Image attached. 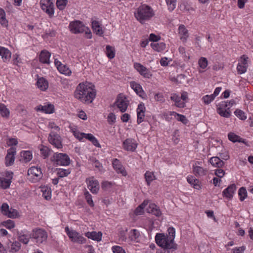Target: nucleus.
<instances>
[{
  "label": "nucleus",
  "instance_id": "4c0bfd02",
  "mask_svg": "<svg viewBox=\"0 0 253 253\" xmlns=\"http://www.w3.org/2000/svg\"><path fill=\"white\" fill-rule=\"evenodd\" d=\"M168 231L169 232V236L167 235L166 237H168V239L169 240V242L170 243H174V239L175 238V229L172 227H170L168 228Z\"/></svg>",
  "mask_w": 253,
  "mask_h": 253
},
{
  "label": "nucleus",
  "instance_id": "72a5a7b5",
  "mask_svg": "<svg viewBox=\"0 0 253 253\" xmlns=\"http://www.w3.org/2000/svg\"><path fill=\"white\" fill-rule=\"evenodd\" d=\"M84 138L89 140L94 146L100 147V145L97 139L91 133H85Z\"/></svg>",
  "mask_w": 253,
  "mask_h": 253
},
{
  "label": "nucleus",
  "instance_id": "393cba45",
  "mask_svg": "<svg viewBox=\"0 0 253 253\" xmlns=\"http://www.w3.org/2000/svg\"><path fill=\"white\" fill-rule=\"evenodd\" d=\"M20 161H22L24 163H27L30 162L32 158V152L30 151H22L20 153Z\"/></svg>",
  "mask_w": 253,
  "mask_h": 253
},
{
  "label": "nucleus",
  "instance_id": "1a4fd4ad",
  "mask_svg": "<svg viewBox=\"0 0 253 253\" xmlns=\"http://www.w3.org/2000/svg\"><path fill=\"white\" fill-rule=\"evenodd\" d=\"M48 141L50 144L57 149L62 148L63 147L61 137L58 134L51 131L48 137Z\"/></svg>",
  "mask_w": 253,
  "mask_h": 253
},
{
  "label": "nucleus",
  "instance_id": "052dcab7",
  "mask_svg": "<svg viewBox=\"0 0 253 253\" xmlns=\"http://www.w3.org/2000/svg\"><path fill=\"white\" fill-rule=\"evenodd\" d=\"M247 66L242 65L241 63H238L237 67V70L238 74H242L245 73L247 71Z\"/></svg>",
  "mask_w": 253,
  "mask_h": 253
},
{
  "label": "nucleus",
  "instance_id": "79ce46f5",
  "mask_svg": "<svg viewBox=\"0 0 253 253\" xmlns=\"http://www.w3.org/2000/svg\"><path fill=\"white\" fill-rule=\"evenodd\" d=\"M11 183V180L5 178H2L0 180V186L5 189L8 188Z\"/></svg>",
  "mask_w": 253,
  "mask_h": 253
},
{
  "label": "nucleus",
  "instance_id": "a19ab883",
  "mask_svg": "<svg viewBox=\"0 0 253 253\" xmlns=\"http://www.w3.org/2000/svg\"><path fill=\"white\" fill-rule=\"evenodd\" d=\"M144 176L145 180L148 185H149L151 182L155 179L153 172L149 171H147L145 173Z\"/></svg>",
  "mask_w": 253,
  "mask_h": 253
},
{
  "label": "nucleus",
  "instance_id": "2f4dec72",
  "mask_svg": "<svg viewBox=\"0 0 253 253\" xmlns=\"http://www.w3.org/2000/svg\"><path fill=\"white\" fill-rule=\"evenodd\" d=\"M187 180L191 185H193V187L196 189H199L201 188L200 185L199 180L196 178H195L193 176L188 177Z\"/></svg>",
  "mask_w": 253,
  "mask_h": 253
},
{
  "label": "nucleus",
  "instance_id": "0e129e2a",
  "mask_svg": "<svg viewBox=\"0 0 253 253\" xmlns=\"http://www.w3.org/2000/svg\"><path fill=\"white\" fill-rule=\"evenodd\" d=\"M45 12L49 15V17L51 18L53 16L54 14V9L52 2L51 3V5L48 6Z\"/></svg>",
  "mask_w": 253,
  "mask_h": 253
},
{
  "label": "nucleus",
  "instance_id": "5fc2aeb1",
  "mask_svg": "<svg viewBox=\"0 0 253 253\" xmlns=\"http://www.w3.org/2000/svg\"><path fill=\"white\" fill-rule=\"evenodd\" d=\"M134 67L140 75L143 72V71H147V68L140 63H135L134 64Z\"/></svg>",
  "mask_w": 253,
  "mask_h": 253
},
{
  "label": "nucleus",
  "instance_id": "774afa93",
  "mask_svg": "<svg viewBox=\"0 0 253 253\" xmlns=\"http://www.w3.org/2000/svg\"><path fill=\"white\" fill-rule=\"evenodd\" d=\"M215 174L218 177L221 178L222 177L224 174V171L220 169H218L215 170Z\"/></svg>",
  "mask_w": 253,
  "mask_h": 253
},
{
  "label": "nucleus",
  "instance_id": "680f3d73",
  "mask_svg": "<svg viewBox=\"0 0 253 253\" xmlns=\"http://www.w3.org/2000/svg\"><path fill=\"white\" fill-rule=\"evenodd\" d=\"M107 121L110 125L114 124L116 121L115 115L113 113H109L107 117Z\"/></svg>",
  "mask_w": 253,
  "mask_h": 253
},
{
  "label": "nucleus",
  "instance_id": "603ef678",
  "mask_svg": "<svg viewBox=\"0 0 253 253\" xmlns=\"http://www.w3.org/2000/svg\"><path fill=\"white\" fill-rule=\"evenodd\" d=\"M84 196L87 204L91 207L94 206V203L92 199V196L88 191L84 192Z\"/></svg>",
  "mask_w": 253,
  "mask_h": 253
},
{
  "label": "nucleus",
  "instance_id": "aec40b11",
  "mask_svg": "<svg viewBox=\"0 0 253 253\" xmlns=\"http://www.w3.org/2000/svg\"><path fill=\"white\" fill-rule=\"evenodd\" d=\"M37 111H42L46 114L53 113L54 111V105L51 104H48L47 105H39L36 108Z\"/></svg>",
  "mask_w": 253,
  "mask_h": 253
},
{
  "label": "nucleus",
  "instance_id": "3c124183",
  "mask_svg": "<svg viewBox=\"0 0 253 253\" xmlns=\"http://www.w3.org/2000/svg\"><path fill=\"white\" fill-rule=\"evenodd\" d=\"M51 3L50 0H41L40 4L42 10L45 11L48 6L51 5Z\"/></svg>",
  "mask_w": 253,
  "mask_h": 253
},
{
  "label": "nucleus",
  "instance_id": "bf43d9fd",
  "mask_svg": "<svg viewBox=\"0 0 253 253\" xmlns=\"http://www.w3.org/2000/svg\"><path fill=\"white\" fill-rule=\"evenodd\" d=\"M214 99V96H213L212 94L205 95L202 98V100H203L204 102L206 104H210Z\"/></svg>",
  "mask_w": 253,
  "mask_h": 253
},
{
  "label": "nucleus",
  "instance_id": "69168bd1",
  "mask_svg": "<svg viewBox=\"0 0 253 253\" xmlns=\"http://www.w3.org/2000/svg\"><path fill=\"white\" fill-rule=\"evenodd\" d=\"M19 240L24 243L27 244L29 241V238L26 235H21L18 237Z\"/></svg>",
  "mask_w": 253,
  "mask_h": 253
},
{
  "label": "nucleus",
  "instance_id": "8fccbe9b",
  "mask_svg": "<svg viewBox=\"0 0 253 253\" xmlns=\"http://www.w3.org/2000/svg\"><path fill=\"white\" fill-rule=\"evenodd\" d=\"M68 2L67 0H57L56 5L59 10L65 9Z\"/></svg>",
  "mask_w": 253,
  "mask_h": 253
},
{
  "label": "nucleus",
  "instance_id": "ddd939ff",
  "mask_svg": "<svg viewBox=\"0 0 253 253\" xmlns=\"http://www.w3.org/2000/svg\"><path fill=\"white\" fill-rule=\"evenodd\" d=\"M112 165L114 169L118 173H121L123 176H125L127 175V172L125 168L119 160L117 159H114L112 162Z\"/></svg>",
  "mask_w": 253,
  "mask_h": 253
},
{
  "label": "nucleus",
  "instance_id": "58836bf2",
  "mask_svg": "<svg viewBox=\"0 0 253 253\" xmlns=\"http://www.w3.org/2000/svg\"><path fill=\"white\" fill-rule=\"evenodd\" d=\"M0 113L2 117L8 118L9 116V111L4 104L0 103Z\"/></svg>",
  "mask_w": 253,
  "mask_h": 253
},
{
  "label": "nucleus",
  "instance_id": "412c9836",
  "mask_svg": "<svg viewBox=\"0 0 253 253\" xmlns=\"http://www.w3.org/2000/svg\"><path fill=\"white\" fill-rule=\"evenodd\" d=\"M50 53L47 50H42L39 55L40 61L42 63L49 64Z\"/></svg>",
  "mask_w": 253,
  "mask_h": 253
},
{
  "label": "nucleus",
  "instance_id": "f704fd0d",
  "mask_svg": "<svg viewBox=\"0 0 253 253\" xmlns=\"http://www.w3.org/2000/svg\"><path fill=\"white\" fill-rule=\"evenodd\" d=\"M170 116H174L175 117L177 116V120L178 121H180L182 122L183 124L186 125L188 123V120L186 118V117L183 115H181L178 114L175 112H170Z\"/></svg>",
  "mask_w": 253,
  "mask_h": 253
},
{
  "label": "nucleus",
  "instance_id": "9d476101",
  "mask_svg": "<svg viewBox=\"0 0 253 253\" xmlns=\"http://www.w3.org/2000/svg\"><path fill=\"white\" fill-rule=\"evenodd\" d=\"M70 31L74 34L83 33L85 29H88L80 21L76 20L72 22L69 24Z\"/></svg>",
  "mask_w": 253,
  "mask_h": 253
},
{
  "label": "nucleus",
  "instance_id": "ea45409f",
  "mask_svg": "<svg viewBox=\"0 0 253 253\" xmlns=\"http://www.w3.org/2000/svg\"><path fill=\"white\" fill-rule=\"evenodd\" d=\"M106 54L109 59H112L115 57V49L110 45H107L106 47Z\"/></svg>",
  "mask_w": 253,
  "mask_h": 253
},
{
  "label": "nucleus",
  "instance_id": "20e7f679",
  "mask_svg": "<svg viewBox=\"0 0 253 253\" xmlns=\"http://www.w3.org/2000/svg\"><path fill=\"white\" fill-rule=\"evenodd\" d=\"M0 212L2 215L10 218H15L19 216L18 211L12 208H10L9 205L6 203L2 204Z\"/></svg>",
  "mask_w": 253,
  "mask_h": 253
},
{
  "label": "nucleus",
  "instance_id": "4d7b16f0",
  "mask_svg": "<svg viewBox=\"0 0 253 253\" xmlns=\"http://www.w3.org/2000/svg\"><path fill=\"white\" fill-rule=\"evenodd\" d=\"M41 152L42 155L43 156L44 159L48 157V156L49 155L50 153V149L46 147V146H43L41 149Z\"/></svg>",
  "mask_w": 253,
  "mask_h": 253
},
{
  "label": "nucleus",
  "instance_id": "f257e3e1",
  "mask_svg": "<svg viewBox=\"0 0 253 253\" xmlns=\"http://www.w3.org/2000/svg\"><path fill=\"white\" fill-rule=\"evenodd\" d=\"M94 86L91 84L81 83L74 93L75 98L84 103H91L96 96Z\"/></svg>",
  "mask_w": 253,
  "mask_h": 253
},
{
  "label": "nucleus",
  "instance_id": "f8f14e48",
  "mask_svg": "<svg viewBox=\"0 0 253 253\" xmlns=\"http://www.w3.org/2000/svg\"><path fill=\"white\" fill-rule=\"evenodd\" d=\"M15 154V149L11 148L8 150L7 155L5 158V165L6 166H10L13 164Z\"/></svg>",
  "mask_w": 253,
  "mask_h": 253
},
{
  "label": "nucleus",
  "instance_id": "7ed1b4c3",
  "mask_svg": "<svg viewBox=\"0 0 253 253\" xmlns=\"http://www.w3.org/2000/svg\"><path fill=\"white\" fill-rule=\"evenodd\" d=\"M155 241L157 244L163 248L173 249V250L177 249V245L175 243L169 242L168 237L163 234L157 233Z\"/></svg>",
  "mask_w": 253,
  "mask_h": 253
},
{
  "label": "nucleus",
  "instance_id": "0eeeda50",
  "mask_svg": "<svg viewBox=\"0 0 253 253\" xmlns=\"http://www.w3.org/2000/svg\"><path fill=\"white\" fill-rule=\"evenodd\" d=\"M65 231L68 237L72 242L79 244H84L85 242L86 239L80 235L76 231H70L68 227L65 228Z\"/></svg>",
  "mask_w": 253,
  "mask_h": 253
},
{
  "label": "nucleus",
  "instance_id": "e2e57ef3",
  "mask_svg": "<svg viewBox=\"0 0 253 253\" xmlns=\"http://www.w3.org/2000/svg\"><path fill=\"white\" fill-rule=\"evenodd\" d=\"M179 52L182 54L185 58L184 60L187 61L189 59L190 57L189 55H187L185 52V48L184 47L180 46L178 48Z\"/></svg>",
  "mask_w": 253,
  "mask_h": 253
},
{
  "label": "nucleus",
  "instance_id": "b1692460",
  "mask_svg": "<svg viewBox=\"0 0 253 253\" xmlns=\"http://www.w3.org/2000/svg\"><path fill=\"white\" fill-rule=\"evenodd\" d=\"M179 34L180 36V39L183 42H186L189 36L187 29L183 25H181L178 28Z\"/></svg>",
  "mask_w": 253,
  "mask_h": 253
},
{
  "label": "nucleus",
  "instance_id": "cd10ccee",
  "mask_svg": "<svg viewBox=\"0 0 253 253\" xmlns=\"http://www.w3.org/2000/svg\"><path fill=\"white\" fill-rule=\"evenodd\" d=\"M193 171L196 176H202L206 174L207 170L201 167L194 165Z\"/></svg>",
  "mask_w": 253,
  "mask_h": 253
},
{
  "label": "nucleus",
  "instance_id": "bb28decb",
  "mask_svg": "<svg viewBox=\"0 0 253 253\" xmlns=\"http://www.w3.org/2000/svg\"><path fill=\"white\" fill-rule=\"evenodd\" d=\"M170 99L175 103V105L179 108H184L185 106V103L180 100V97L176 93H173L170 97Z\"/></svg>",
  "mask_w": 253,
  "mask_h": 253
},
{
  "label": "nucleus",
  "instance_id": "09e8293b",
  "mask_svg": "<svg viewBox=\"0 0 253 253\" xmlns=\"http://www.w3.org/2000/svg\"><path fill=\"white\" fill-rule=\"evenodd\" d=\"M70 172L69 169H59L57 174L59 177H63L67 176Z\"/></svg>",
  "mask_w": 253,
  "mask_h": 253
},
{
  "label": "nucleus",
  "instance_id": "f3484780",
  "mask_svg": "<svg viewBox=\"0 0 253 253\" xmlns=\"http://www.w3.org/2000/svg\"><path fill=\"white\" fill-rule=\"evenodd\" d=\"M54 63L57 68L58 71L62 74L69 75L71 74V71L66 65H63L61 62L55 59Z\"/></svg>",
  "mask_w": 253,
  "mask_h": 253
},
{
  "label": "nucleus",
  "instance_id": "864d4df0",
  "mask_svg": "<svg viewBox=\"0 0 253 253\" xmlns=\"http://www.w3.org/2000/svg\"><path fill=\"white\" fill-rule=\"evenodd\" d=\"M198 64L200 68L204 69L208 65V60L205 57H201L198 61Z\"/></svg>",
  "mask_w": 253,
  "mask_h": 253
},
{
  "label": "nucleus",
  "instance_id": "c9c22d12",
  "mask_svg": "<svg viewBox=\"0 0 253 253\" xmlns=\"http://www.w3.org/2000/svg\"><path fill=\"white\" fill-rule=\"evenodd\" d=\"M151 46L153 49L158 52L164 50L166 48V44L164 42L152 43Z\"/></svg>",
  "mask_w": 253,
  "mask_h": 253
},
{
  "label": "nucleus",
  "instance_id": "37998d69",
  "mask_svg": "<svg viewBox=\"0 0 253 253\" xmlns=\"http://www.w3.org/2000/svg\"><path fill=\"white\" fill-rule=\"evenodd\" d=\"M217 113L222 117L225 118H229L231 116V112L230 111V107L227 108V109L221 110L217 109Z\"/></svg>",
  "mask_w": 253,
  "mask_h": 253
},
{
  "label": "nucleus",
  "instance_id": "6e6552de",
  "mask_svg": "<svg viewBox=\"0 0 253 253\" xmlns=\"http://www.w3.org/2000/svg\"><path fill=\"white\" fill-rule=\"evenodd\" d=\"M128 104L126 98L120 94L117 96L113 106H116L121 112L124 113L126 110Z\"/></svg>",
  "mask_w": 253,
  "mask_h": 253
},
{
  "label": "nucleus",
  "instance_id": "a18cd8bd",
  "mask_svg": "<svg viewBox=\"0 0 253 253\" xmlns=\"http://www.w3.org/2000/svg\"><path fill=\"white\" fill-rule=\"evenodd\" d=\"M1 224L8 229L13 228L15 226L14 221L11 219H8L6 221H3L1 223Z\"/></svg>",
  "mask_w": 253,
  "mask_h": 253
},
{
  "label": "nucleus",
  "instance_id": "a211bd4d",
  "mask_svg": "<svg viewBox=\"0 0 253 253\" xmlns=\"http://www.w3.org/2000/svg\"><path fill=\"white\" fill-rule=\"evenodd\" d=\"M145 111V107L143 103H140L138 105L137 109V122L138 124L143 121L144 115V112Z\"/></svg>",
  "mask_w": 253,
  "mask_h": 253
},
{
  "label": "nucleus",
  "instance_id": "e433bc0d",
  "mask_svg": "<svg viewBox=\"0 0 253 253\" xmlns=\"http://www.w3.org/2000/svg\"><path fill=\"white\" fill-rule=\"evenodd\" d=\"M148 204V201L145 200L141 205L136 208L134 211V214L136 215H141L144 212V209Z\"/></svg>",
  "mask_w": 253,
  "mask_h": 253
},
{
  "label": "nucleus",
  "instance_id": "c03bdc74",
  "mask_svg": "<svg viewBox=\"0 0 253 253\" xmlns=\"http://www.w3.org/2000/svg\"><path fill=\"white\" fill-rule=\"evenodd\" d=\"M238 195L241 201H243L247 197V192L246 188L242 187L239 190Z\"/></svg>",
  "mask_w": 253,
  "mask_h": 253
},
{
  "label": "nucleus",
  "instance_id": "a878e982",
  "mask_svg": "<svg viewBox=\"0 0 253 253\" xmlns=\"http://www.w3.org/2000/svg\"><path fill=\"white\" fill-rule=\"evenodd\" d=\"M37 84L38 88L43 91L47 89L48 87V83L47 81L42 77L38 79Z\"/></svg>",
  "mask_w": 253,
  "mask_h": 253
},
{
  "label": "nucleus",
  "instance_id": "4be33fe9",
  "mask_svg": "<svg viewBox=\"0 0 253 253\" xmlns=\"http://www.w3.org/2000/svg\"><path fill=\"white\" fill-rule=\"evenodd\" d=\"M102 234L101 232H96L95 231L88 232L85 233V236L93 240L100 241L101 240Z\"/></svg>",
  "mask_w": 253,
  "mask_h": 253
},
{
  "label": "nucleus",
  "instance_id": "13d9d810",
  "mask_svg": "<svg viewBox=\"0 0 253 253\" xmlns=\"http://www.w3.org/2000/svg\"><path fill=\"white\" fill-rule=\"evenodd\" d=\"M234 113L237 117L242 120H245L247 118L245 113L241 110L237 109L234 112Z\"/></svg>",
  "mask_w": 253,
  "mask_h": 253
},
{
  "label": "nucleus",
  "instance_id": "4468645a",
  "mask_svg": "<svg viewBox=\"0 0 253 253\" xmlns=\"http://www.w3.org/2000/svg\"><path fill=\"white\" fill-rule=\"evenodd\" d=\"M87 187L93 194H96L99 188V183L97 180H93L91 178H87Z\"/></svg>",
  "mask_w": 253,
  "mask_h": 253
},
{
  "label": "nucleus",
  "instance_id": "9b49d317",
  "mask_svg": "<svg viewBox=\"0 0 253 253\" xmlns=\"http://www.w3.org/2000/svg\"><path fill=\"white\" fill-rule=\"evenodd\" d=\"M137 146L136 141L132 138H127L123 142V147L127 151H134Z\"/></svg>",
  "mask_w": 253,
  "mask_h": 253
},
{
  "label": "nucleus",
  "instance_id": "338daca9",
  "mask_svg": "<svg viewBox=\"0 0 253 253\" xmlns=\"http://www.w3.org/2000/svg\"><path fill=\"white\" fill-rule=\"evenodd\" d=\"M112 249L114 253H126L125 250L118 246H113Z\"/></svg>",
  "mask_w": 253,
  "mask_h": 253
},
{
  "label": "nucleus",
  "instance_id": "49530a36",
  "mask_svg": "<svg viewBox=\"0 0 253 253\" xmlns=\"http://www.w3.org/2000/svg\"><path fill=\"white\" fill-rule=\"evenodd\" d=\"M140 236L139 232L136 229H132L129 233V238L131 241L136 240Z\"/></svg>",
  "mask_w": 253,
  "mask_h": 253
},
{
  "label": "nucleus",
  "instance_id": "2eb2a0df",
  "mask_svg": "<svg viewBox=\"0 0 253 253\" xmlns=\"http://www.w3.org/2000/svg\"><path fill=\"white\" fill-rule=\"evenodd\" d=\"M236 189V186L235 184H231L223 190L222 192V195L227 199H231L233 198V194L234 193Z\"/></svg>",
  "mask_w": 253,
  "mask_h": 253
},
{
  "label": "nucleus",
  "instance_id": "f03ea898",
  "mask_svg": "<svg viewBox=\"0 0 253 253\" xmlns=\"http://www.w3.org/2000/svg\"><path fill=\"white\" fill-rule=\"evenodd\" d=\"M154 14V11L150 6L142 4L137 8V12L135 13V17L141 24H144L146 21L149 20Z\"/></svg>",
  "mask_w": 253,
  "mask_h": 253
},
{
  "label": "nucleus",
  "instance_id": "c756f323",
  "mask_svg": "<svg viewBox=\"0 0 253 253\" xmlns=\"http://www.w3.org/2000/svg\"><path fill=\"white\" fill-rule=\"evenodd\" d=\"M228 137L229 140L235 143L236 142H243L246 144L245 140L241 138L239 136L235 134L233 132H230L228 134Z\"/></svg>",
  "mask_w": 253,
  "mask_h": 253
},
{
  "label": "nucleus",
  "instance_id": "c85d7f7f",
  "mask_svg": "<svg viewBox=\"0 0 253 253\" xmlns=\"http://www.w3.org/2000/svg\"><path fill=\"white\" fill-rule=\"evenodd\" d=\"M92 28L94 33L96 34L101 36L103 34L102 28L100 26L99 22L96 21H93L92 22Z\"/></svg>",
  "mask_w": 253,
  "mask_h": 253
},
{
  "label": "nucleus",
  "instance_id": "5701e85b",
  "mask_svg": "<svg viewBox=\"0 0 253 253\" xmlns=\"http://www.w3.org/2000/svg\"><path fill=\"white\" fill-rule=\"evenodd\" d=\"M210 163L213 166L218 168H222L225 163L218 157H212L210 160Z\"/></svg>",
  "mask_w": 253,
  "mask_h": 253
},
{
  "label": "nucleus",
  "instance_id": "39448f33",
  "mask_svg": "<svg viewBox=\"0 0 253 253\" xmlns=\"http://www.w3.org/2000/svg\"><path fill=\"white\" fill-rule=\"evenodd\" d=\"M52 159L58 165L68 166L70 164V158L66 154L55 153Z\"/></svg>",
  "mask_w": 253,
  "mask_h": 253
},
{
  "label": "nucleus",
  "instance_id": "de8ad7c7",
  "mask_svg": "<svg viewBox=\"0 0 253 253\" xmlns=\"http://www.w3.org/2000/svg\"><path fill=\"white\" fill-rule=\"evenodd\" d=\"M42 196L46 200H48L51 198V192L50 189L47 187H43L42 188Z\"/></svg>",
  "mask_w": 253,
  "mask_h": 253
},
{
  "label": "nucleus",
  "instance_id": "473e14b6",
  "mask_svg": "<svg viewBox=\"0 0 253 253\" xmlns=\"http://www.w3.org/2000/svg\"><path fill=\"white\" fill-rule=\"evenodd\" d=\"M128 229L127 227L123 228L121 227L119 229L118 236L119 240L122 242H125L126 240V233L127 232Z\"/></svg>",
  "mask_w": 253,
  "mask_h": 253
},
{
  "label": "nucleus",
  "instance_id": "423d86ee",
  "mask_svg": "<svg viewBox=\"0 0 253 253\" xmlns=\"http://www.w3.org/2000/svg\"><path fill=\"white\" fill-rule=\"evenodd\" d=\"M31 237L36 239L37 243L41 244L46 240L47 234L46 232L42 229L35 228L33 230Z\"/></svg>",
  "mask_w": 253,
  "mask_h": 253
},
{
  "label": "nucleus",
  "instance_id": "6e6d98bb",
  "mask_svg": "<svg viewBox=\"0 0 253 253\" xmlns=\"http://www.w3.org/2000/svg\"><path fill=\"white\" fill-rule=\"evenodd\" d=\"M168 6V9L170 11H172L175 8L176 0H166Z\"/></svg>",
  "mask_w": 253,
  "mask_h": 253
},
{
  "label": "nucleus",
  "instance_id": "dca6fc26",
  "mask_svg": "<svg viewBox=\"0 0 253 253\" xmlns=\"http://www.w3.org/2000/svg\"><path fill=\"white\" fill-rule=\"evenodd\" d=\"M130 85L131 88L137 95L143 98H144V95H145V93L139 84L134 81H131L130 82Z\"/></svg>",
  "mask_w": 253,
  "mask_h": 253
},
{
  "label": "nucleus",
  "instance_id": "7c9ffc66",
  "mask_svg": "<svg viewBox=\"0 0 253 253\" xmlns=\"http://www.w3.org/2000/svg\"><path fill=\"white\" fill-rule=\"evenodd\" d=\"M28 174H32L37 177H41L42 175L41 169L40 168H38L36 167H32L30 168L28 170Z\"/></svg>",
  "mask_w": 253,
  "mask_h": 253
},
{
  "label": "nucleus",
  "instance_id": "6ab92c4d",
  "mask_svg": "<svg viewBox=\"0 0 253 253\" xmlns=\"http://www.w3.org/2000/svg\"><path fill=\"white\" fill-rule=\"evenodd\" d=\"M0 56H1L3 62H6L11 58V53L8 49L0 46Z\"/></svg>",
  "mask_w": 253,
  "mask_h": 253
}]
</instances>
